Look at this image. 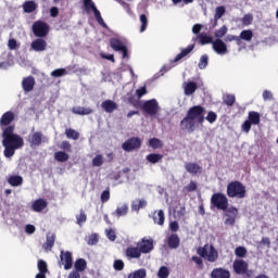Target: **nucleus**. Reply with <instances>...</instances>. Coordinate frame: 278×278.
I'll use <instances>...</instances> for the list:
<instances>
[{"label": "nucleus", "mask_w": 278, "mask_h": 278, "mask_svg": "<svg viewBox=\"0 0 278 278\" xmlns=\"http://www.w3.org/2000/svg\"><path fill=\"white\" fill-rule=\"evenodd\" d=\"M197 188H198L197 184H195L193 180H191V181L188 184V186L185 187V190H186L187 192H195Z\"/></svg>", "instance_id": "nucleus-63"}, {"label": "nucleus", "mask_w": 278, "mask_h": 278, "mask_svg": "<svg viewBox=\"0 0 278 278\" xmlns=\"http://www.w3.org/2000/svg\"><path fill=\"white\" fill-rule=\"evenodd\" d=\"M198 38H199L200 45H202V46L214 43V39L211 36H208L207 34H204V33L199 34Z\"/></svg>", "instance_id": "nucleus-34"}, {"label": "nucleus", "mask_w": 278, "mask_h": 278, "mask_svg": "<svg viewBox=\"0 0 278 278\" xmlns=\"http://www.w3.org/2000/svg\"><path fill=\"white\" fill-rule=\"evenodd\" d=\"M47 140V137L42 134V131H36L28 136V142L30 149H36L37 147H40Z\"/></svg>", "instance_id": "nucleus-11"}, {"label": "nucleus", "mask_w": 278, "mask_h": 278, "mask_svg": "<svg viewBox=\"0 0 278 278\" xmlns=\"http://www.w3.org/2000/svg\"><path fill=\"white\" fill-rule=\"evenodd\" d=\"M127 101L130 103L132 108H138L140 105V101H138V98H136V94L128 92L127 93Z\"/></svg>", "instance_id": "nucleus-47"}, {"label": "nucleus", "mask_w": 278, "mask_h": 278, "mask_svg": "<svg viewBox=\"0 0 278 278\" xmlns=\"http://www.w3.org/2000/svg\"><path fill=\"white\" fill-rule=\"evenodd\" d=\"M140 108L148 116H155L160 112V103L155 99L144 101Z\"/></svg>", "instance_id": "nucleus-7"}, {"label": "nucleus", "mask_w": 278, "mask_h": 278, "mask_svg": "<svg viewBox=\"0 0 278 278\" xmlns=\"http://www.w3.org/2000/svg\"><path fill=\"white\" fill-rule=\"evenodd\" d=\"M207 64H210V56H207V54H203L200 58V61H199V64H198L200 71H203V70L207 68Z\"/></svg>", "instance_id": "nucleus-44"}, {"label": "nucleus", "mask_w": 278, "mask_h": 278, "mask_svg": "<svg viewBox=\"0 0 278 278\" xmlns=\"http://www.w3.org/2000/svg\"><path fill=\"white\" fill-rule=\"evenodd\" d=\"M101 108L108 114H112V112H115V110H118V104H116V102L112 100H105L101 103Z\"/></svg>", "instance_id": "nucleus-25"}, {"label": "nucleus", "mask_w": 278, "mask_h": 278, "mask_svg": "<svg viewBox=\"0 0 278 278\" xmlns=\"http://www.w3.org/2000/svg\"><path fill=\"white\" fill-rule=\"evenodd\" d=\"M88 244H90L91 247L97 244V242H99V236L97 233H92L89 236L88 238Z\"/></svg>", "instance_id": "nucleus-62"}, {"label": "nucleus", "mask_w": 278, "mask_h": 278, "mask_svg": "<svg viewBox=\"0 0 278 278\" xmlns=\"http://www.w3.org/2000/svg\"><path fill=\"white\" fill-rule=\"evenodd\" d=\"M211 205L225 212L229 207V200L225 193L217 192L211 197Z\"/></svg>", "instance_id": "nucleus-6"}, {"label": "nucleus", "mask_w": 278, "mask_h": 278, "mask_svg": "<svg viewBox=\"0 0 278 278\" xmlns=\"http://www.w3.org/2000/svg\"><path fill=\"white\" fill-rule=\"evenodd\" d=\"M197 253L199 256H192L191 262L195 263L198 270H203V260H206V262H210L211 264L218 262V250H216L212 244L206 243L203 247H199L197 249Z\"/></svg>", "instance_id": "nucleus-2"}, {"label": "nucleus", "mask_w": 278, "mask_h": 278, "mask_svg": "<svg viewBox=\"0 0 278 278\" xmlns=\"http://www.w3.org/2000/svg\"><path fill=\"white\" fill-rule=\"evenodd\" d=\"M181 240L179 239V236L177 233H173L167 239V244L169 249H179Z\"/></svg>", "instance_id": "nucleus-28"}, {"label": "nucleus", "mask_w": 278, "mask_h": 278, "mask_svg": "<svg viewBox=\"0 0 278 278\" xmlns=\"http://www.w3.org/2000/svg\"><path fill=\"white\" fill-rule=\"evenodd\" d=\"M49 205V203L47 202V200L45 199H37L33 202L31 204V210L33 212H42L43 210H46V207Z\"/></svg>", "instance_id": "nucleus-24"}, {"label": "nucleus", "mask_w": 278, "mask_h": 278, "mask_svg": "<svg viewBox=\"0 0 278 278\" xmlns=\"http://www.w3.org/2000/svg\"><path fill=\"white\" fill-rule=\"evenodd\" d=\"M103 155L102 154H97L93 159H92V166H103Z\"/></svg>", "instance_id": "nucleus-53"}, {"label": "nucleus", "mask_w": 278, "mask_h": 278, "mask_svg": "<svg viewBox=\"0 0 278 278\" xmlns=\"http://www.w3.org/2000/svg\"><path fill=\"white\" fill-rule=\"evenodd\" d=\"M60 149L66 153H71L73 151V146H71V142L68 141H62Z\"/></svg>", "instance_id": "nucleus-56"}, {"label": "nucleus", "mask_w": 278, "mask_h": 278, "mask_svg": "<svg viewBox=\"0 0 278 278\" xmlns=\"http://www.w3.org/2000/svg\"><path fill=\"white\" fill-rule=\"evenodd\" d=\"M185 168L187 173H190V175H199V173L203 170V167H201V165L192 162L186 163Z\"/></svg>", "instance_id": "nucleus-26"}, {"label": "nucleus", "mask_w": 278, "mask_h": 278, "mask_svg": "<svg viewBox=\"0 0 278 278\" xmlns=\"http://www.w3.org/2000/svg\"><path fill=\"white\" fill-rule=\"evenodd\" d=\"M163 159H164V155L157 154V153L148 154L146 157V160L150 162V164H157L162 162Z\"/></svg>", "instance_id": "nucleus-33"}, {"label": "nucleus", "mask_w": 278, "mask_h": 278, "mask_svg": "<svg viewBox=\"0 0 278 278\" xmlns=\"http://www.w3.org/2000/svg\"><path fill=\"white\" fill-rule=\"evenodd\" d=\"M149 147H151V149H162V147H164V143L159 138H151L149 140Z\"/></svg>", "instance_id": "nucleus-45"}, {"label": "nucleus", "mask_w": 278, "mask_h": 278, "mask_svg": "<svg viewBox=\"0 0 278 278\" xmlns=\"http://www.w3.org/2000/svg\"><path fill=\"white\" fill-rule=\"evenodd\" d=\"M37 268L39 273H49V266L47 265V262L45 260H38L37 262Z\"/></svg>", "instance_id": "nucleus-48"}, {"label": "nucleus", "mask_w": 278, "mask_h": 278, "mask_svg": "<svg viewBox=\"0 0 278 278\" xmlns=\"http://www.w3.org/2000/svg\"><path fill=\"white\" fill-rule=\"evenodd\" d=\"M110 47L113 49V51H121L123 58H127V55H129L127 46H125V43H123V41H121L118 38H111Z\"/></svg>", "instance_id": "nucleus-13"}, {"label": "nucleus", "mask_w": 278, "mask_h": 278, "mask_svg": "<svg viewBox=\"0 0 278 278\" xmlns=\"http://www.w3.org/2000/svg\"><path fill=\"white\" fill-rule=\"evenodd\" d=\"M187 116H189L195 123L203 125V123H205V108H203L202 105L191 106L187 111Z\"/></svg>", "instance_id": "nucleus-5"}, {"label": "nucleus", "mask_w": 278, "mask_h": 278, "mask_svg": "<svg viewBox=\"0 0 278 278\" xmlns=\"http://www.w3.org/2000/svg\"><path fill=\"white\" fill-rule=\"evenodd\" d=\"M153 220L156 225H164V220H166V217L164 215V211L160 210L156 215L153 216Z\"/></svg>", "instance_id": "nucleus-41"}, {"label": "nucleus", "mask_w": 278, "mask_h": 278, "mask_svg": "<svg viewBox=\"0 0 278 278\" xmlns=\"http://www.w3.org/2000/svg\"><path fill=\"white\" fill-rule=\"evenodd\" d=\"M225 212V225H230L231 227H233V225H236V218H238V208L236 206H230L227 207Z\"/></svg>", "instance_id": "nucleus-15"}, {"label": "nucleus", "mask_w": 278, "mask_h": 278, "mask_svg": "<svg viewBox=\"0 0 278 278\" xmlns=\"http://www.w3.org/2000/svg\"><path fill=\"white\" fill-rule=\"evenodd\" d=\"M241 40H245L247 42H251L253 40V30L245 29L240 33Z\"/></svg>", "instance_id": "nucleus-43"}, {"label": "nucleus", "mask_w": 278, "mask_h": 278, "mask_svg": "<svg viewBox=\"0 0 278 278\" xmlns=\"http://www.w3.org/2000/svg\"><path fill=\"white\" fill-rule=\"evenodd\" d=\"M147 205L146 200H136L131 203L132 212H140Z\"/></svg>", "instance_id": "nucleus-38"}, {"label": "nucleus", "mask_w": 278, "mask_h": 278, "mask_svg": "<svg viewBox=\"0 0 278 278\" xmlns=\"http://www.w3.org/2000/svg\"><path fill=\"white\" fill-rule=\"evenodd\" d=\"M38 9V4L34 0H28L24 2L23 10L26 14H31V12H36Z\"/></svg>", "instance_id": "nucleus-29"}, {"label": "nucleus", "mask_w": 278, "mask_h": 278, "mask_svg": "<svg viewBox=\"0 0 278 278\" xmlns=\"http://www.w3.org/2000/svg\"><path fill=\"white\" fill-rule=\"evenodd\" d=\"M180 128L182 131L192 134L197 129V122L186 114L185 118L180 121Z\"/></svg>", "instance_id": "nucleus-14"}, {"label": "nucleus", "mask_w": 278, "mask_h": 278, "mask_svg": "<svg viewBox=\"0 0 278 278\" xmlns=\"http://www.w3.org/2000/svg\"><path fill=\"white\" fill-rule=\"evenodd\" d=\"M197 83L194 81H189L187 83V85L185 86V94L187 97H190V94H194V92H197Z\"/></svg>", "instance_id": "nucleus-35"}, {"label": "nucleus", "mask_w": 278, "mask_h": 278, "mask_svg": "<svg viewBox=\"0 0 278 278\" xmlns=\"http://www.w3.org/2000/svg\"><path fill=\"white\" fill-rule=\"evenodd\" d=\"M213 49L218 55H225V53H227V45L220 39L213 41Z\"/></svg>", "instance_id": "nucleus-23"}, {"label": "nucleus", "mask_w": 278, "mask_h": 278, "mask_svg": "<svg viewBox=\"0 0 278 278\" xmlns=\"http://www.w3.org/2000/svg\"><path fill=\"white\" fill-rule=\"evenodd\" d=\"M49 24L42 21H36L33 24V34L36 38H47L49 36Z\"/></svg>", "instance_id": "nucleus-8"}, {"label": "nucleus", "mask_w": 278, "mask_h": 278, "mask_svg": "<svg viewBox=\"0 0 278 278\" xmlns=\"http://www.w3.org/2000/svg\"><path fill=\"white\" fill-rule=\"evenodd\" d=\"M77 225H84L86 220H88V215H86V211L84 208L79 210V214L76 215Z\"/></svg>", "instance_id": "nucleus-46"}, {"label": "nucleus", "mask_w": 278, "mask_h": 278, "mask_svg": "<svg viewBox=\"0 0 278 278\" xmlns=\"http://www.w3.org/2000/svg\"><path fill=\"white\" fill-rule=\"evenodd\" d=\"M235 103H236L235 94H226L223 99V104L227 105L228 108H233Z\"/></svg>", "instance_id": "nucleus-42"}, {"label": "nucleus", "mask_w": 278, "mask_h": 278, "mask_svg": "<svg viewBox=\"0 0 278 278\" xmlns=\"http://www.w3.org/2000/svg\"><path fill=\"white\" fill-rule=\"evenodd\" d=\"M30 48L33 51L37 52L47 51V40L42 39V37H39L31 41Z\"/></svg>", "instance_id": "nucleus-18"}, {"label": "nucleus", "mask_w": 278, "mask_h": 278, "mask_svg": "<svg viewBox=\"0 0 278 278\" xmlns=\"http://www.w3.org/2000/svg\"><path fill=\"white\" fill-rule=\"evenodd\" d=\"M66 74V68H56L51 72V77H64Z\"/></svg>", "instance_id": "nucleus-55"}, {"label": "nucleus", "mask_w": 278, "mask_h": 278, "mask_svg": "<svg viewBox=\"0 0 278 278\" xmlns=\"http://www.w3.org/2000/svg\"><path fill=\"white\" fill-rule=\"evenodd\" d=\"M2 146L4 147V157H13L16 149L24 147L25 141L21 135L14 134V126H9L2 131Z\"/></svg>", "instance_id": "nucleus-1"}, {"label": "nucleus", "mask_w": 278, "mask_h": 278, "mask_svg": "<svg viewBox=\"0 0 278 278\" xmlns=\"http://www.w3.org/2000/svg\"><path fill=\"white\" fill-rule=\"evenodd\" d=\"M170 275V270H168V267L166 266H162L160 267L159 271H157V277L160 278H167Z\"/></svg>", "instance_id": "nucleus-51"}, {"label": "nucleus", "mask_w": 278, "mask_h": 278, "mask_svg": "<svg viewBox=\"0 0 278 278\" xmlns=\"http://www.w3.org/2000/svg\"><path fill=\"white\" fill-rule=\"evenodd\" d=\"M211 278H231V271L223 267H216L211 271Z\"/></svg>", "instance_id": "nucleus-19"}, {"label": "nucleus", "mask_w": 278, "mask_h": 278, "mask_svg": "<svg viewBox=\"0 0 278 278\" xmlns=\"http://www.w3.org/2000/svg\"><path fill=\"white\" fill-rule=\"evenodd\" d=\"M242 25H245V27H249L253 23V15L245 14L241 20Z\"/></svg>", "instance_id": "nucleus-58"}, {"label": "nucleus", "mask_w": 278, "mask_h": 278, "mask_svg": "<svg viewBox=\"0 0 278 278\" xmlns=\"http://www.w3.org/2000/svg\"><path fill=\"white\" fill-rule=\"evenodd\" d=\"M8 184L14 188L23 186V177L21 176H11L8 178Z\"/></svg>", "instance_id": "nucleus-36"}, {"label": "nucleus", "mask_w": 278, "mask_h": 278, "mask_svg": "<svg viewBox=\"0 0 278 278\" xmlns=\"http://www.w3.org/2000/svg\"><path fill=\"white\" fill-rule=\"evenodd\" d=\"M227 195L229 199H244L247 197V187L241 181H231L227 185Z\"/></svg>", "instance_id": "nucleus-3"}, {"label": "nucleus", "mask_w": 278, "mask_h": 278, "mask_svg": "<svg viewBox=\"0 0 278 278\" xmlns=\"http://www.w3.org/2000/svg\"><path fill=\"white\" fill-rule=\"evenodd\" d=\"M70 159L71 156L68 155V153L64 151H58L54 153V160L56 162H68Z\"/></svg>", "instance_id": "nucleus-37"}, {"label": "nucleus", "mask_w": 278, "mask_h": 278, "mask_svg": "<svg viewBox=\"0 0 278 278\" xmlns=\"http://www.w3.org/2000/svg\"><path fill=\"white\" fill-rule=\"evenodd\" d=\"M13 121H14V112L8 111L3 113L0 118L1 130L3 131V129H7V127H14V125H12Z\"/></svg>", "instance_id": "nucleus-17"}, {"label": "nucleus", "mask_w": 278, "mask_h": 278, "mask_svg": "<svg viewBox=\"0 0 278 278\" xmlns=\"http://www.w3.org/2000/svg\"><path fill=\"white\" fill-rule=\"evenodd\" d=\"M88 267V263L84 258H78L74 263V268L77 273H84L86 268Z\"/></svg>", "instance_id": "nucleus-30"}, {"label": "nucleus", "mask_w": 278, "mask_h": 278, "mask_svg": "<svg viewBox=\"0 0 278 278\" xmlns=\"http://www.w3.org/2000/svg\"><path fill=\"white\" fill-rule=\"evenodd\" d=\"M227 34V26H222L219 29L215 31L216 38H223Z\"/></svg>", "instance_id": "nucleus-60"}, {"label": "nucleus", "mask_w": 278, "mask_h": 278, "mask_svg": "<svg viewBox=\"0 0 278 278\" xmlns=\"http://www.w3.org/2000/svg\"><path fill=\"white\" fill-rule=\"evenodd\" d=\"M194 51V43L189 45L187 48L182 49L180 53H178L174 60L170 61V64H176V62H180V60H184V58H187V55H190Z\"/></svg>", "instance_id": "nucleus-20"}, {"label": "nucleus", "mask_w": 278, "mask_h": 278, "mask_svg": "<svg viewBox=\"0 0 278 278\" xmlns=\"http://www.w3.org/2000/svg\"><path fill=\"white\" fill-rule=\"evenodd\" d=\"M248 121L250 123H252L253 125H260L261 123V116L260 113L255 112V111H250L248 113Z\"/></svg>", "instance_id": "nucleus-31"}, {"label": "nucleus", "mask_w": 278, "mask_h": 278, "mask_svg": "<svg viewBox=\"0 0 278 278\" xmlns=\"http://www.w3.org/2000/svg\"><path fill=\"white\" fill-rule=\"evenodd\" d=\"M84 8L87 12V14H90V12H93L94 20L98 24H100L103 29H108V24L103 20V16H101V11L97 8V4L92 0H84Z\"/></svg>", "instance_id": "nucleus-4"}, {"label": "nucleus", "mask_w": 278, "mask_h": 278, "mask_svg": "<svg viewBox=\"0 0 278 278\" xmlns=\"http://www.w3.org/2000/svg\"><path fill=\"white\" fill-rule=\"evenodd\" d=\"M125 255L128 260H140V257H142V253L140 252L138 245L128 247L125 251Z\"/></svg>", "instance_id": "nucleus-21"}, {"label": "nucleus", "mask_w": 278, "mask_h": 278, "mask_svg": "<svg viewBox=\"0 0 278 278\" xmlns=\"http://www.w3.org/2000/svg\"><path fill=\"white\" fill-rule=\"evenodd\" d=\"M253 124L249 121V119H247L243 124H242V126H241V129H242V131H244L245 134H249V131H251V126H252Z\"/></svg>", "instance_id": "nucleus-64"}, {"label": "nucleus", "mask_w": 278, "mask_h": 278, "mask_svg": "<svg viewBox=\"0 0 278 278\" xmlns=\"http://www.w3.org/2000/svg\"><path fill=\"white\" fill-rule=\"evenodd\" d=\"M114 270H123L125 268V262L123 260H115L113 263Z\"/></svg>", "instance_id": "nucleus-57"}, {"label": "nucleus", "mask_w": 278, "mask_h": 278, "mask_svg": "<svg viewBox=\"0 0 278 278\" xmlns=\"http://www.w3.org/2000/svg\"><path fill=\"white\" fill-rule=\"evenodd\" d=\"M225 12H226L225 7H217L215 9V15H214L215 21L223 18V16L225 15Z\"/></svg>", "instance_id": "nucleus-54"}, {"label": "nucleus", "mask_w": 278, "mask_h": 278, "mask_svg": "<svg viewBox=\"0 0 278 278\" xmlns=\"http://www.w3.org/2000/svg\"><path fill=\"white\" fill-rule=\"evenodd\" d=\"M35 86H36V78H34V76H28L23 78L22 88L24 92H31Z\"/></svg>", "instance_id": "nucleus-22"}, {"label": "nucleus", "mask_w": 278, "mask_h": 278, "mask_svg": "<svg viewBox=\"0 0 278 278\" xmlns=\"http://www.w3.org/2000/svg\"><path fill=\"white\" fill-rule=\"evenodd\" d=\"M59 266L60 268L64 266V270H71V268H73V253L61 250Z\"/></svg>", "instance_id": "nucleus-10"}, {"label": "nucleus", "mask_w": 278, "mask_h": 278, "mask_svg": "<svg viewBox=\"0 0 278 278\" xmlns=\"http://www.w3.org/2000/svg\"><path fill=\"white\" fill-rule=\"evenodd\" d=\"M140 23H141L140 33L142 34L143 31H147V27L149 25V18L147 17V15L144 14L140 15Z\"/></svg>", "instance_id": "nucleus-50"}, {"label": "nucleus", "mask_w": 278, "mask_h": 278, "mask_svg": "<svg viewBox=\"0 0 278 278\" xmlns=\"http://www.w3.org/2000/svg\"><path fill=\"white\" fill-rule=\"evenodd\" d=\"M140 147H142V139H140L139 137H131L122 144V149L123 151H126V153H131V151H138Z\"/></svg>", "instance_id": "nucleus-9"}, {"label": "nucleus", "mask_w": 278, "mask_h": 278, "mask_svg": "<svg viewBox=\"0 0 278 278\" xmlns=\"http://www.w3.org/2000/svg\"><path fill=\"white\" fill-rule=\"evenodd\" d=\"M101 203H108L110 201V188L105 189L100 197Z\"/></svg>", "instance_id": "nucleus-59"}, {"label": "nucleus", "mask_w": 278, "mask_h": 278, "mask_svg": "<svg viewBox=\"0 0 278 278\" xmlns=\"http://www.w3.org/2000/svg\"><path fill=\"white\" fill-rule=\"evenodd\" d=\"M72 112L73 114H77L78 116H89V114H94V110L84 106H74L72 109Z\"/></svg>", "instance_id": "nucleus-27"}, {"label": "nucleus", "mask_w": 278, "mask_h": 278, "mask_svg": "<svg viewBox=\"0 0 278 278\" xmlns=\"http://www.w3.org/2000/svg\"><path fill=\"white\" fill-rule=\"evenodd\" d=\"M65 136L68 140H79V132L73 128L65 129Z\"/></svg>", "instance_id": "nucleus-40"}, {"label": "nucleus", "mask_w": 278, "mask_h": 278, "mask_svg": "<svg viewBox=\"0 0 278 278\" xmlns=\"http://www.w3.org/2000/svg\"><path fill=\"white\" fill-rule=\"evenodd\" d=\"M216 118H218V115L214 111L207 113L206 121L208 123H216Z\"/></svg>", "instance_id": "nucleus-61"}, {"label": "nucleus", "mask_w": 278, "mask_h": 278, "mask_svg": "<svg viewBox=\"0 0 278 278\" xmlns=\"http://www.w3.org/2000/svg\"><path fill=\"white\" fill-rule=\"evenodd\" d=\"M54 244H55V235H48L46 239V249H49V251H51Z\"/></svg>", "instance_id": "nucleus-49"}, {"label": "nucleus", "mask_w": 278, "mask_h": 278, "mask_svg": "<svg viewBox=\"0 0 278 278\" xmlns=\"http://www.w3.org/2000/svg\"><path fill=\"white\" fill-rule=\"evenodd\" d=\"M235 255H236V257H247V248H244V247H237L236 249H235Z\"/></svg>", "instance_id": "nucleus-52"}, {"label": "nucleus", "mask_w": 278, "mask_h": 278, "mask_svg": "<svg viewBox=\"0 0 278 278\" xmlns=\"http://www.w3.org/2000/svg\"><path fill=\"white\" fill-rule=\"evenodd\" d=\"M128 278H147V269L140 268L130 274H128Z\"/></svg>", "instance_id": "nucleus-39"}, {"label": "nucleus", "mask_w": 278, "mask_h": 278, "mask_svg": "<svg viewBox=\"0 0 278 278\" xmlns=\"http://www.w3.org/2000/svg\"><path fill=\"white\" fill-rule=\"evenodd\" d=\"M137 248L139 249L141 255L151 253L153 250V239H147V237H143L137 242Z\"/></svg>", "instance_id": "nucleus-12"}, {"label": "nucleus", "mask_w": 278, "mask_h": 278, "mask_svg": "<svg viewBox=\"0 0 278 278\" xmlns=\"http://www.w3.org/2000/svg\"><path fill=\"white\" fill-rule=\"evenodd\" d=\"M249 268V263L242 258L235 260L232 263V269L236 275H244Z\"/></svg>", "instance_id": "nucleus-16"}, {"label": "nucleus", "mask_w": 278, "mask_h": 278, "mask_svg": "<svg viewBox=\"0 0 278 278\" xmlns=\"http://www.w3.org/2000/svg\"><path fill=\"white\" fill-rule=\"evenodd\" d=\"M128 212H129V205L122 204L121 206H117V208L113 214H115L117 218H121V216H127Z\"/></svg>", "instance_id": "nucleus-32"}]
</instances>
